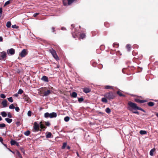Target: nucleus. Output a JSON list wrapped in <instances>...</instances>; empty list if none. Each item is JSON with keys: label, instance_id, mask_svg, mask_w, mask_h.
Returning <instances> with one entry per match:
<instances>
[{"label": "nucleus", "instance_id": "obj_56", "mask_svg": "<svg viewBox=\"0 0 158 158\" xmlns=\"http://www.w3.org/2000/svg\"><path fill=\"white\" fill-rule=\"evenodd\" d=\"M98 67L99 68L101 69L102 67V64H99L98 66Z\"/></svg>", "mask_w": 158, "mask_h": 158}, {"label": "nucleus", "instance_id": "obj_43", "mask_svg": "<svg viewBox=\"0 0 158 158\" xmlns=\"http://www.w3.org/2000/svg\"><path fill=\"white\" fill-rule=\"evenodd\" d=\"M32 112L31 111H29L27 112V115L29 116H31V115Z\"/></svg>", "mask_w": 158, "mask_h": 158}, {"label": "nucleus", "instance_id": "obj_13", "mask_svg": "<svg viewBox=\"0 0 158 158\" xmlns=\"http://www.w3.org/2000/svg\"><path fill=\"white\" fill-rule=\"evenodd\" d=\"M83 91L85 93L87 94L90 92V89L88 88H85L83 89Z\"/></svg>", "mask_w": 158, "mask_h": 158}, {"label": "nucleus", "instance_id": "obj_14", "mask_svg": "<svg viewBox=\"0 0 158 158\" xmlns=\"http://www.w3.org/2000/svg\"><path fill=\"white\" fill-rule=\"evenodd\" d=\"M7 101L6 100H4L2 102L3 107H5L7 106Z\"/></svg>", "mask_w": 158, "mask_h": 158}, {"label": "nucleus", "instance_id": "obj_18", "mask_svg": "<svg viewBox=\"0 0 158 158\" xmlns=\"http://www.w3.org/2000/svg\"><path fill=\"white\" fill-rule=\"evenodd\" d=\"M63 2L64 5V6L69 5V0H63Z\"/></svg>", "mask_w": 158, "mask_h": 158}, {"label": "nucleus", "instance_id": "obj_38", "mask_svg": "<svg viewBox=\"0 0 158 158\" xmlns=\"http://www.w3.org/2000/svg\"><path fill=\"white\" fill-rule=\"evenodd\" d=\"M23 92V90L21 89H20L19 90L18 92V94H22Z\"/></svg>", "mask_w": 158, "mask_h": 158}, {"label": "nucleus", "instance_id": "obj_47", "mask_svg": "<svg viewBox=\"0 0 158 158\" xmlns=\"http://www.w3.org/2000/svg\"><path fill=\"white\" fill-rule=\"evenodd\" d=\"M15 110L17 112H19V108L18 107V106L16 107L15 108Z\"/></svg>", "mask_w": 158, "mask_h": 158}, {"label": "nucleus", "instance_id": "obj_55", "mask_svg": "<svg viewBox=\"0 0 158 158\" xmlns=\"http://www.w3.org/2000/svg\"><path fill=\"white\" fill-rule=\"evenodd\" d=\"M2 9L1 7L0 8V14H1L0 16L2 15Z\"/></svg>", "mask_w": 158, "mask_h": 158}, {"label": "nucleus", "instance_id": "obj_23", "mask_svg": "<svg viewBox=\"0 0 158 158\" xmlns=\"http://www.w3.org/2000/svg\"><path fill=\"white\" fill-rule=\"evenodd\" d=\"M86 36L85 35V33H82L80 35V38L82 39L85 38Z\"/></svg>", "mask_w": 158, "mask_h": 158}, {"label": "nucleus", "instance_id": "obj_41", "mask_svg": "<svg viewBox=\"0 0 158 158\" xmlns=\"http://www.w3.org/2000/svg\"><path fill=\"white\" fill-rule=\"evenodd\" d=\"M9 108L10 109H14L15 108V107L13 104H12L9 106Z\"/></svg>", "mask_w": 158, "mask_h": 158}, {"label": "nucleus", "instance_id": "obj_57", "mask_svg": "<svg viewBox=\"0 0 158 158\" xmlns=\"http://www.w3.org/2000/svg\"><path fill=\"white\" fill-rule=\"evenodd\" d=\"M52 32H54L55 31V28L54 27H52Z\"/></svg>", "mask_w": 158, "mask_h": 158}, {"label": "nucleus", "instance_id": "obj_5", "mask_svg": "<svg viewBox=\"0 0 158 158\" xmlns=\"http://www.w3.org/2000/svg\"><path fill=\"white\" fill-rule=\"evenodd\" d=\"M28 53V51L27 49H23L21 52L19 53V56L21 57H24L27 56Z\"/></svg>", "mask_w": 158, "mask_h": 158}, {"label": "nucleus", "instance_id": "obj_8", "mask_svg": "<svg viewBox=\"0 0 158 158\" xmlns=\"http://www.w3.org/2000/svg\"><path fill=\"white\" fill-rule=\"evenodd\" d=\"M2 54L1 57V59H0V60L2 59L3 60H5V59L6 57V52L3 51L1 52Z\"/></svg>", "mask_w": 158, "mask_h": 158}, {"label": "nucleus", "instance_id": "obj_3", "mask_svg": "<svg viewBox=\"0 0 158 158\" xmlns=\"http://www.w3.org/2000/svg\"><path fill=\"white\" fill-rule=\"evenodd\" d=\"M116 94L115 93L110 91L106 93L104 95V97L109 100L114 99L116 97Z\"/></svg>", "mask_w": 158, "mask_h": 158}, {"label": "nucleus", "instance_id": "obj_7", "mask_svg": "<svg viewBox=\"0 0 158 158\" xmlns=\"http://www.w3.org/2000/svg\"><path fill=\"white\" fill-rule=\"evenodd\" d=\"M15 50L12 48L7 50V53L9 55H13L15 54Z\"/></svg>", "mask_w": 158, "mask_h": 158}, {"label": "nucleus", "instance_id": "obj_11", "mask_svg": "<svg viewBox=\"0 0 158 158\" xmlns=\"http://www.w3.org/2000/svg\"><path fill=\"white\" fill-rule=\"evenodd\" d=\"M67 145V143L66 142L64 143L63 144V145L61 147V148L62 149H64L65 148L67 147L68 149H69V146Z\"/></svg>", "mask_w": 158, "mask_h": 158}, {"label": "nucleus", "instance_id": "obj_16", "mask_svg": "<svg viewBox=\"0 0 158 158\" xmlns=\"http://www.w3.org/2000/svg\"><path fill=\"white\" fill-rule=\"evenodd\" d=\"M41 80L44 81H45V82H48V77L45 76H44L41 78Z\"/></svg>", "mask_w": 158, "mask_h": 158}, {"label": "nucleus", "instance_id": "obj_32", "mask_svg": "<svg viewBox=\"0 0 158 158\" xmlns=\"http://www.w3.org/2000/svg\"><path fill=\"white\" fill-rule=\"evenodd\" d=\"M11 25V23L10 21H8V22L6 24V26L8 28H10V27Z\"/></svg>", "mask_w": 158, "mask_h": 158}, {"label": "nucleus", "instance_id": "obj_33", "mask_svg": "<svg viewBox=\"0 0 158 158\" xmlns=\"http://www.w3.org/2000/svg\"><path fill=\"white\" fill-rule=\"evenodd\" d=\"M30 131L28 130L24 132V134L25 135L28 136L30 134Z\"/></svg>", "mask_w": 158, "mask_h": 158}, {"label": "nucleus", "instance_id": "obj_35", "mask_svg": "<svg viewBox=\"0 0 158 158\" xmlns=\"http://www.w3.org/2000/svg\"><path fill=\"white\" fill-rule=\"evenodd\" d=\"M16 142L15 141L12 140L10 141V144L11 145H14L15 144Z\"/></svg>", "mask_w": 158, "mask_h": 158}, {"label": "nucleus", "instance_id": "obj_50", "mask_svg": "<svg viewBox=\"0 0 158 158\" xmlns=\"http://www.w3.org/2000/svg\"><path fill=\"white\" fill-rule=\"evenodd\" d=\"M12 27L14 28H17V27L16 25H14L12 26Z\"/></svg>", "mask_w": 158, "mask_h": 158}, {"label": "nucleus", "instance_id": "obj_51", "mask_svg": "<svg viewBox=\"0 0 158 158\" xmlns=\"http://www.w3.org/2000/svg\"><path fill=\"white\" fill-rule=\"evenodd\" d=\"M3 139L2 138V137H0V142H1V143L2 144H3Z\"/></svg>", "mask_w": 158, "mask_h": 158}, {"label": "nucleus", "instance_id": "obj_62", "mask_svg": "<svg viewBox=\"0 0 158 158\" xmlns=\"http://www.w3.org/2000/svg\"><path fill=\"white\" fill-rule=\"evenodd\" d=\"M14 96H15V97H17L18 96V94H15L14 95Z\"/></svg>", "mask_w": 158, "mask_h": 158}, {"label": "nucleus", "instance_id": "obj_36", "mask_svg": "<svg viewBox=\"0 0 158 158\" xmlns=\"http://www.w3.org/2000/svg\"><path fill=\"white\" fill-rule=\"evenodd\" d=\"M106 111L107 113L109 114L111 112V110L109 108H107L106 109Z\"/></svg>", "mask_w": 158, "mask_h": 158}, {"label": "nucleus", "instance_id": "obj_31", "mask_svg": "<svg viewBox=\"0 0 158 158\" xmlns=\"http://www.w3.org/2000/svg\"><path fill=\"white\" fill-rule=\"evenodd\" d=\"M139 133L141 135H145L147 134V131H145L141 130Z\"/></svg>", "mask_w": 158, "mask_h": 158}, {"label": "nucleus", "instance_id": "obj_42", "mask_svg": "<svg viewBox=\"0 0 158 158\" xmlns=\"http://www.w3.org/2000/svg\"><path fill=\"white\" fill-rule=\"evenodd\" d=\"M10 3V0H8L6 1L5 3L4 6H5L9 4Z\"/></svg>", "mask_w": 158, "mask_h": 158}, {"label": "nucleus", "instance_id": "obj_45", "mask_svg": "<svg viewBox=\"0 0 158 158\" xmlns=\"http://www.w3.org/2000/svg\"><path fill=\"white\" fill-rule=\"evenodd\" d=\"M6 126V125L4 123H2L0 124V127L2 128V127H4Z\"/></svg>", "mask_w": 158, "mask_h": 158}, {"label": "nucleus", "instance_id": "obj_6", "mask_svg": "<svg viewBox=\"0 0 158 158\" xmlns=\"http://www.w3.org/2000/svg\"><path fill=\"white\" fill-rule=\"evenodd\" d=\"M33 128L35 131H38L39 130L40 124L36 122H35L33 124Z\"/></svg>", "mask_w": 158, "mask_h": 158}, {"label": "nucleus", "instance_id": "obj_28", "mask_svg": "<svg viewBox=\"0 0 158 158\" xmlns=\"http://www.w3.org/2000/svg\"><path fill=\"white\" fill-rule=\"evenodd\" d=\"M1 114L3 117H5L6 116L7 114L5 111H3L1 113Z\"/></svg>", "mask_w": 158, "mask_h": 158}, {"label": "nucleus", "instance_id": "obj_20", "mask_svg": "<svg viewBox=\"0 0 158 158\" xmlns=\"http://www.w3.org/2000/svg\"><path fill=\"white\" fill-rule=\"evenodd\" d=\"M40 124V127L41 129H45L46 128V127H45L44 124H42V122H40L39 124Z\"/></svg>", "mask_w": 158, "mask_h": 158}, {"label": "nucleus", "instance_id": "obj_27", "mask_svg": "<svg viewBox=\"0 0 158 158\" xmlns=\"http://www.w3.org/2000/svg\"><path fill=\"white\" fill-rule=\"evenodd\" d=\"M16 154L20 158H23L20 152L18 151H16Z\"/></svg>", "mask_w": 158, "mask_h": 158}, {"label": "nucleus", "instance_id": "obj_37", "mask_svg": "<svg viewBox=\"0 0 158 158\" xmlns=\"http://www.w3.org/2000/svg\"><path fill=\"white\" fill-rule=\"evenodd\" d=\"M104 24L105 26L106 27H110L109 24L108 22H105Z\"/></svg>", "mask_w": 158, "mask_h": 158}, {"label": "nucleus", "instance_id": "obj_59", "mask_svg": "<svg viewBox=\"0 0 158 158\" xmlns=\"http://www.w3.org/2000/svg\"><path fill=\"white\" fill-rule=\"evenodd\" d=\"M61 29L62 30H66V29L64 27H62L61 28Z\"/></svg>", "mask_w": 158, "mask_h": 158}, {"label": "nucleus", "instance_id": "obj_4", "mask_svg": "<svg viewBox=\"0 0 158 158\" xmlns=\"http://www.w3.org/2000/svg\"><path fill=\"white\" fill-rule=\"evenodd\" d=\"M50 52L51 53L53 57L56 60H59V58L58 56L56 51L52 48H51L49 50Z\"/></svg>", "mask_w": 158, "mask_h": 158}, {"label": "nucleus", "instance_id": "obj_19", "mask_svg": "<svg viewBox=\"0 0 158 158\" xmlns=\"http://www.w3.org/2000/svg\"><path fill=\"white\" fill-rule=\"evenodd\" d=\"M77 94L75 92H73L71 94V96L73 98H76L77 96Z\"/></svg>", "mask_w": 158, "mask_h": 158}, {"label": "nucleus", "instance_id": "obj_1", "mask_svg": "<svg viewBox=\"0 0 158 158\" xmlns=\"http://www.w3.org/2000/svg\"><path fill=\"white\" fill-rule=\"evenodd\" d=\"M127 104L128 105L127 109L133 113L139 114V112L136 110H139L142 111L143 109L141 108L138 106L136 103L131 101H129Z\"/></svg>", "mask_w": 158, "mask_h": 158}, {"label": "nucleus", "instance_id": "obj_53", "mask_svg": "<svg viewBox=\"0 0 158 158\" xmlns=\"http://www.w3.org/2000/svg\"><path fill=\"white\" fill-rule=\"evenodd\" d=\"M39 14V13H35V14L33 15V16L34 17H36V16H37Z\"/></svg>", "mask_w": 158, "mask_h": 158}, {"label": "nucleus", "instance_id": "obj_10", "mask_svg": "<svg viewBox=\"0 0 158 158\" xmlns=\"http://www.w3.org/2000/svg\"><path fill=\"white\" fill-rule=\"evenodd\" d=\"M57 116V114L55 112H52L49 113V118H56Z\"/></svg>", "mask_w": 158, "mask_h": 158}, {"label": "nucleus", "instance_id": "obj_52", "mask_svg": "<svg viewBox=\"0 0 158 158\" xmlns=\"http://www.w3.org/2000/svg\"><path fill=\"white\" fill-rule=\"evenodd\" d=\"M113 46L114 47H117L118 46V44L114 43L113 44Z\"/></svg>", "mask_w": 158, "mask_h": 158}, {"label": "nucleus", "instance_id": "obj_24", "mask_svg": "<svg viewBox=\"0 0 158 158\" xmlns=\"http://www.w3.org/2000/svg\"><path fill=\"white\" fill-rule=\"evenodd\" d=\"M126 48L128 51H130L131 49V46L129 44H127L126 45Z\"/></svg>", "mask_w": 158, "mask_h": 158}, {"label": "nucleus", "instance_id": "obj_29", "mask_svg": "<svg viewBox=\"0 0 158 158\" xmlns=\"http://www.w3.org/2000/svg\"><path fill=\"white\" fill-rule=\"evenodd\" d=\"M147 104L149 106H152L154 105V103L152 102H149Z\"/></svg>", "mask_w": 158, "mask_h": 158}, {"label": "nucleus", "instance_id": "obj_46", "mask_svg": "<svg viewBox=\"0 0 158 158\" xmlns=\"http://www.w3.org/2000/svg\"><path fill=\"white\" fill-rule=\"evenodd\" d=\"M0 97L2 98H6V96L4 94H1L0 95Z\"/></svg>", "mask_w": 158, "mask_h": 158}, {"label": "nucleus", "instance_id": "obj_58", "mask_svg": "<svg viewBox=\"0 0 158 158\" xmlns=\"http://www.w3.org/2000/svg\"><path fill=\"white\" fill-rule=\"evenodd\" d=\"M3 41V38L2 36H0V42H2Z\"/></svg>", "mask_w": 158, "mask_h": 158}, {"label": "nucleus", "instance_id": "obj_25", "mask_svg": "<svg viewBox=\"0 0 158 158\" xmlns=\"http://www.w3.org/2000/svg\"><path fill=\"white\" fill-rule=\"evenodd\" d=\"M155 151V148L152 149L150 152V155L151 156H153V152Z\"/></svg>", "mask_w": 158, "mask_h": 158}, {"label": "nucleus", "instance_id": "obj_2", "mask_svg": "<svg viewBox=\"0 0 158 158\" xmlns=\"http://www.w3.org/2000/svg\"><path fill=\"white\" fill-rule=\"evenodd\" d=\"M71 29L73 37L74 38H76L77 37V34L78 33L79 29L78 27H75V25L74 24H72L71 25Z\"/></svg>", "mask_w": 158, "mask_h": 158}, {"label": "nucleus", "instance_id": "obj_48", "mask_svg": "<svg viewBox=\"0 0 158 158\" xmlns=\"http://www.w3.org/2000/svg\"><path fill=\"white\" fill-rule=\"evenodd\" d=\"M7 116H8V117H9L10 118H11L12 117V116L11 114L10 113H9L7 114Z\"/></svg>", "mask_w": 158, "mask_h": 158}, {"label": "nucleus", "instance_id": "obj_61", "mask_svg": "<svg viewBox=\"0 0 158 158\" xmlns=\"http://www.w3.org/2000/svg\"><path fill=\"white\" fill-rule=\"evenodd\" d=\"M94 33H96V31H93L92 32V35L93 36L94 35H94Z\"/></svg>", "mask_w": 158, "mask_h": 158}, {"label": "nucleus", "instance_id": "obj_12", "mask_svg": "<svg viewBox=\"0 0 158 158\" xmlns=\"http://www.w3.org/2000/svg\"><path fill=\"white\" fill-rule=\"evenodd\" d=\"M52 92V90H48L47 91L44 92V96H47L51 94Z\"/></svg>", "mask_w": 158, "mask_h": 158}, {"label": "nucleus", "instance_id": "obj_49", "mask_svg": "<svg viewBox=\"0 0 158 158\" xmlns=\"http://www.w3.org/2000/svg\"><path fill=\"white\" fill-rule=\"evenodd\" d=\"M45 123L46 125H47L48 126H49L50 125V123L48 122H45Z\"/></svg>", "mask_w": 158, "mask_h": 158}, {"label": "nucleus", "instance_id": "obj_17", "mask_svg": "<svg viewBox=\"0 0 158 158\" xmlns=\"http://www.w3.org/2000/svg\"><path fill=\"white\" fill-rule=\"evenodd\" d=\"M46 137L47 138H49L51 137L52 135V133L50 132H47L46 133Z\"/></svg>", "mask_w": 158, "mask_h": 158}, {"label": "nucleus", "instance_id": "obj_21", "mask_svg": "<svg viewBox=\"0 0 158 158\" xmlns=\"http://www.w3.org/2000/svg\"><path fill=\"white\" fill-rule=\"evenodd\" d=\"M5 120L8 123H10L12 121V119H10L8 118H5Z\"/></svg>", "mask_w": 158, "mask_h": 158}, {"label": "nucleus", "instance_id": "obj_22", "mask_svg": "<svg viewBox=\"0 0 158 158\" xmlns=\"http://www.w3.org/2000/svg\"><path fill=\"white\" fill-rule=\"evenodd\" d=\"M117 94L120 96L125 97V95L123 94L120 91H118L117 92Z\"/></svg>", "mask_w": 158, "mask_h": 158}, {"label": "nucleus", "instance_id": "obj_26", "mask_svg": "<svg viewBox=\"0 0 158 158\" xmlns=\"http://www.w3.org/2000/svg\"><path fill=\"white\" fill-rule=\"evenodd\" d=\"M102 102H105V103H107L108 102L107 98H106L105 97V98H103L102 99Z\"/></svg>", "mask_w": 158, "mask_h": 158}, {"label": "nucleus", "instance_id": "obj_39", "mask_svg": "<svg viewBox=\"0 0 158 158\" xmlns=\"http://www.w3.org/2000/svg\"><path fill=\"white\" fill-rule=\"evenodd\" d=\"M64 120L65 122H68L69 121V117L66 116L64 118Z\"/></svg>", "mask_w": 158, "mask_h": 158}, {"label": "nucleus", "instance_id": "obj_9", "mask_svg": "<svg viewBox=\"0 0 158 158\" xmlns=\"http://www.w3.org/2000/svg\"><path fill=\"white\" fill-rule=\"evenodd\" d=\"M134 101L139 103H143L147 102L146 100H140L138 98H135L134 99Z\"/></svg>", "mask_w": 158, "mask_h": 158}, {"label": "nucleus", "instance_id": "obj_34", "mask_svg": "<svg viewBox=\"0 0 158 158\" xmlns=\"http://www.w3.org/2000/svg\"><path fill=\"white\" fill-rule=\"evenodd\" d=\"M44 116L45 118L49 117V113L48 112H46L44 114Z\"/></svg>", "mask_w": 158, "mask_h": 158}, {"label": "nucleus", "instance_id": "obj_44", "mask_svg": "<svg viewBox=\"0 0 158 158\" xmlns=\"http://www.w3.org/2000/svg\"><path fill=\"white\" fill-rule=\"evenodd\" d=\"M83 100H84V99H83V98L82 97L78 98V101L80 102H82L83 101Z\"/></svg>", "mask_w": 158, "mask_h": 158}, {"label": "nucleus", "instance_id": "obj_54", "mask_svg": "<svg viewBox=\"0 0 158 158\" xmlns=\"http://www.w3.org/2000/svg\"><path fill=\"white\" fill-rule=\"evenodd\" d=\"M77 0H70V5L73 2Z\"/></svg>", "mask_w": 158, "mask_h": 158}, {"label": "nucleus", "instance_id": "obj_40", "mask_svg": "<svg viewBox=\"0 0 158 158\" xmlns=\"http://www.w3.org/2000/svg\"><path fill=\"white\" fill-rule=\"evenodd\" d=\"M7 99L9 102H13V100L12 97H10L7 98Z\"/></svg>", "mask_w": 158, "mask_h": 158}, {"label": "nucleus", "instance_id": "obj_15", "mask_svg": "<svg viewBox=\"0 0 158 158\" xmlns=\"http://www.w3.org/2000/svg\"><path fill=\"white\" fill-rule=\"evenodd\" d=\"M104 89H113L114 87L111 86L109 85H105L104 86Z\"/></svg>", "mask_w": 158, "mask_h": 158}, {"label": "nucleus", "instance_id": "obj_63", "mask_svg": "<svg viewBox=\"0 0 158 158\" xmlns=\"http://www.w3.org/2000/svg\"><path fill=\"white\" fill-rule=\"evenodd\" d=\"M155 115L158 118V113H156Z\"/></svg>", "mask_w": 158, "mask_h": 158}, {"label": "nucleus", "instance_id": "obj_60", "mask_svg": "<svg viewBox=\"0 0 158 158\" xmlns=\"http://www.w3.org/2000/svg\"><path fill=\"white\" fill-rule=\"evenodd\" d=\"M21 150H22V151L23 152V154H24L25 152H24V150L23 149H22Z\"/></svg>", "mask_w": 158, "mask_h": 158}, {"label": "nucleus", "instance_id": "obj_30", "mask_svg": "<svg viewBox=\"0 0 158 158\" xmlns=\"http://www.w3.org/2000/svg\"><path fill=\"white\" fill-rule=\"evenodd\" d=\"M25 100L27 101L28 103H30V98L27 96H25Z\"/></svg>", "mask_w": 158, "mask_h": 158}, {"label": "nucleus", "instance_id": "obj_64", "mask_svg": "<svg viewBox=\"0 0 158 158\" xmlns=\"http://www.w3.org/2000/svg\"><path fill=\"white\" fill-rule=\"evenodd\" d=\"M15 144H16L17 146H19V143H17V142H16V143Z\"/></svg>", "mask_w": 158, "mask_h": 158}]
</instances>
